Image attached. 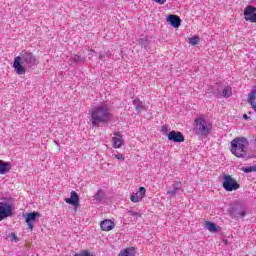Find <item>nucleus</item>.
Wrapping results in <instances>:
<instances>
[{
  "mask_svg": "<svg viewBox=\"0 0 256 256\" xmlns=\"http://www.w3.org/2000/svg\"><path fill=\"white\" fill-rule=\"evenodd\" d=\"M241 171H243L244 173H253L256 172V166L242 167Z\"/></svg>",
  "mask_w": 256,
  "mask_h": 256,
  "instance_id": "nucleus-25",
  "label": "nucleus"
},
{
  "mask_svg": "<svg viewBox=\"0 0 256 256\" xmlns=\"http://www.w3.org/2000/svg\"><path fill=\"white\" fill-rule=\"evenodd\" d=\"M154 3H159V5H165L167 3V0H152Z\"/></svg>",
  "mask_w": 256,
  "mask_h": 256,
  "instance_id": "nucleus-32",
  "label": "nucleus"
},
{
  "mask_svg": "<svg viewBox=\"0 0 256 256\" xmlns=\"http://www.w3.org/2000/svg\"><path fill=\"white\" fill-rule=\"evenodd\" d=\"M127 215H131L132 217H141V214L139 212H134L132 210L127 211Z\"/></svg>",
  "mask_w": 256,
  "mask_h": 256,
  "instance_id": "nucleus-29",
  "label": "nucleus"
},
{
  "mask_svg": "<svg viewBox=\"0 0 256 256\" xmlns=\"http://www.w3.org/2000/svg\"><path fill=\"white\" fill-rule=\"evenodd\" d=\"M195 126H194V133L195 135H198V137H207L208 135H211V132L213 131V124L203 117H198L194 120Z\"/></svg>",
  "mask_w": 256,
  "mask_h": 256,
  "instance_id": "nucleus-4",
  "label": "nucleus"
},
{
  "mask_svg": "<svg viewBox=\"0 0 256 256\" xmlns=\"http://www.w3.org/2000/svg\"><path fill=\"white\" fill-rule=\"evenodd\" d=\"M149 39L147 37L141 38L139 40V45H141V47H144V49H147L149 47Z\"/></svg>",
  "mask_w": 256,
  "mask_h": 256,
  "instance_id": "nucleus-23",
  "label": "nucleus"
},
{
  "mask_svg": "<svg viewBox=\"0 0 256 256\" xmlns=\"http://www.w3.org/2000/svg\"><path fill=\"white\" fill-rule=\"evenodd\" d=\"M244 19L250 23H256V8L254 6H247L244 10Z\"/></svg>",
  "mask_w": 256,
  "mask_h": 256,
  "instance_id": "nucleus-8",
  "label": "nucleus"
},
{
  "mask_svg": "<svg viewBox=\"0 0 256 256\" xmlns=\"http://www.w3.org/2000/svg\"><path fill=\"white\" fill-rule=\"evenodd\" d=\"M71 59L74 63H83V61H85V59L77 54H73L71 56Z\"/></svg>",
  "mask_w": 256,
  "mask_h": 256,
  "instance_id": "nucleus-24",
  "label": "nucleus"
},
{
  "mask_svg": "<svg viewBox=\"0 0 256 256\" xmlns=\"http://www.w3.org/2000/svg\"><path fill=\"white\" fill-rule=\"evenodd\" d=\"M93 55H95V51L90 50V53L88 54V58L91 59L93 57Z\"/></svg>",
  "mask_w": 256,
  "mask_h": 256,
  "instance_id": "nucleus-33",
  "label": "nucleus"
},
{
  "mask_svg": "<svg viewBox=\"0 0 256 256\" xmlns=\"http://www.w3.org/2000/svg\"><path fill=\"white\" fill-rule=\"evenodd\" d=\"M99 59H103V55L100 54V55H99Z\"/></svg>",
  "mask_w": 256,
  "mask_h": 256,
  "instance_id": "nucleus-36",
  "label": "nucleus"
},
{
  "mask_svg": "<svg viewBox=\"0 0 256 256\" xmlns=\"http://www.w3.org/2000/svg\"><path fill=\"white\" fill-rule=\"evenodd\" d=\"M133 105L138 113H141V111H145V104H143V102L135 99L133 100Z\"/></svg>",
  "mask_w": 256,
  "mask_h": 256,
  "instance_id": "nucleus-20",
  "label": "nucleus"
},
{
  "mask_svg": "<svg viewBox=\"0 0 256 256\" xmlns=\"http://www.w3.org/2000/svg\"><path fill=\"white\" fill-rule=\"evenodd\" d=\"M119 256H135V248H125L124 250L120 251Z\"/></svg>",
  "mask_w": 256,
  "mask_h": 256,
  "instance_id": "nucleus-19",
  "label": "nucleus"
},
{
  "mask_svg": "<svg viewBox=\"0 0 256 256\" xmlns=\"http://www.w3.org/2000/svg\"><path fill=\"white\" fill-rule=\"evenodd\" d=\"M230 215H232L234 219H241V217H245L247 215V208L245 205L237 203L231 208Z\"/></svg>",
  "mask_w": 256,
  "mask_h": 256,
  "instance_id": "nucleus-7",
  "label": "nucleus"
},
{
  "mask_svg": "<svg viewBox=\"0 0 256 256\" xmlns=\"http://www.w3.org/2000/svg\"><path fill=\"white\" fill-rule=\"evenodd\" d=\"M162 131L164 133H167V131H168L167 125L162 126Z\"/></svg>",
  "mask_w": 256,
  "mask_h": 256,
  "instance_id": "nucleus-34",
  "label": "nucleus"
},
{
  "mask_svg": "<svg viewBox=\"0 0 256 256\" xmlns=\"http://www.w3.org/2000/svg\"><path fill=\"white\" fill-rule=\"evenodd\" d=\"M65 203H68V205H73L74 207H79V194H77L75 191H72L70 193V198L65 199Z\"/></svg>",
  "mask_w": 256,
  "mask_h": 256,
  "instance_id": "nucleus-13",
  "label": "nucleus"
},
{
  "mask_svg": "<svg viewBox=\"0 0 256 256\" xmlns=\"http://www.w3.org/2000/svg\"><path fill=\"white\" fill-rule=\"evenodd\" d=\"M39 65V60L33 53L22 51L19 56L14 58V71L17 75H25L27 69Z\"/></svg>",
  "mask_w": 256,
  "mask_h": 256,
  "instance_id": "nucleus-2",
  "label": "nucleus"
},
{
  "mask_svg": "<svg viewBox=\"0 0 256 256\" xmlns=\"http://www.w3.org/2000/svg\"><path fill=\"white\" fill-rule=\"evenodd\" d=\"M11 171V163L0 160V175H7Z\"/></svg>",
  "mask_w": 256,
  "mask_h": 256,
  "instance_id": "nucleus-17",
  "label": "nucleus"
},
{
  "mask_svg": "<svg viewBox=\"0 0 256 256\" xmlns=\"http://www.w3.org/2000/svg\"><path fill=\"white\" fill-rule=\"evenodd\" d=\"M10 237L12 239V241H15V243H19V238L17 237V235H15V233H11Z\"/></svg>",
  "mask_w": 256,
  "mask_h": 256,
  "instance_id": "nucleus-31",
  "label": "nucleus"
},
{
  "mask_svg": "<svg viewBox=\"0 0 256 256\" xmlns=\"http://www.w3.org/2000/svg\"><path fill=\"white\" fill-rule=\"evenodd\" d=\"M243 119H249V117L247 116V114L243 115Z\"/></svg>",
  "mask_w": 256,
  "mask_h": 256,
  "instance_id": "nucleus-35",
  "label": "nucleus"
},
{
  "mask_svg": "<svg viewBox=\"0 0 256 256\" xmlns=\"http://www.w3.org/2000/svg\"><path fill=\"white\" fill-rule=\"evenodd\" d=\"M249 147V141L245 137H237L231 141V153L235 157L245 159L247 157V148Z\"/></svg>",
  "mask_w": 256,
  "mask_h": 256,
  "instance_id": "nucleus-3",
  "label": "nucleus"
},
{
  "mask_svg": "<svg viewBox=\"0 0 256 256\" xmlns=\"http://www.w3.org/2000/svg\"><path fill=\"white\" fill-rule=\"evenodd\" d=\"M94 199L96 201H98V203L101 202L102 199H103V191L102 190H98L97 193L94 196Z\"/></svg>",
  "mask_w": 256,
  "mask_h": 256,
  "instance_id": "nucleus-26",
  "label": "nucleus"
},
{
  "mask_svg": "<svg viewBox=\"0 0 256 256\" xmlns=\"http://www.w3.org/2000/svg\"><path fill=\"white\" fill-rule=\"evenodd\" d=\"M232 95H233V92L231 90V87L230 86L224 87L221 96L228 98V97H231Z\"/></svg>",
  "mask_w": 256,
  "mask_h": 256,
  "instance_id": "nucleus-21",
  "label": "nucleus"
},
{
  "mask_svg": "<svg viewBox=\"0 0 256 256\" xmlns=\"http://www.w3.org/2000/svg\"><path fill=\"white\" fill-rule=\"evenodd\" d=\"M89 115L92 129L99 127L101 124L105 125L111 121V106L105 102L100 103L90 110Z\"/></svg>",
  "mask_w": 256,
  "mask_h": 256,
  "instance_id": "nucleus-1",
  "label": "nucleus"
},
{
  "mask_svg": "<svg viewBox=\"0 0 256 256\" xmlns=\"http://www.w3.org/2000/svg\"><path fill=\"white\" fill-rule=\"evenodd\" d=\"M189 43H190V45H197L199 43L198 36H193V37L189 38Z\"/></svg>",
  "mask_w": 256,
  "mask_h": 256,
  "instance_id": "nucleus-27",
  "label": "nucleus"
},
{
  "mask_svg": "<svg viewBox=\"0 0 256 256\" xmlns=\"http://www.w3.org/2000/svg\"><path fill=\"white\" fill-rule=\"evenodd\" d=\"M223 189H225V191H237V189H240L241 185H239V183L237 182V180H235V178H233L231 175H224L223 176Z\"/></svg>",
  "mask_w": 256,
  "mask_h": 256,
  "instance_id": "nucleus-5",
  "label": "nucleus"
},
{
  "mask_svg": "<svg viewBox=\"0 0 256 256\" xmlns=\"http://www.w3.org/2000/svg\"><path fill=\"white\" fill-rule=\"evenodd\" d=\"M37 216H39V213L37 212H31L26 214V223L30 231H33V225H35V221H37Z\"/></svg>",
  "mask_w": 256,
  "mask_h": 256,
  "instance_id": "nucleus-12",
  "label": "nucleus"
},
{
  "mask_svg": "<svg viewBox=\"0 0 256 256\" xmlns=\"http://www.w3.org/2000/svg\"><path fill=\"white\" fill-rule=\"evenodd\" d=\"M145 193H147V189L140 187L137 192L131 194L130 201H132V203H139L145 197Z\"/></svg>",
  "mask_w": 256,
  "mask_h": 256,
  "instance_id": "nucleus-9",
  "label": "nucleus"
},
{
  "mask_svg": "<svg viewBox=\"0 0 256 256\" xmlns=\"http://www.w3.org/2000/svg\"><path fill=\"white\" fill-rule=\"evenodd\" d=\"M115 159H118V161H125V157L123 156V154H115L114 155Z\"/></svg>",
  "mask_w": 256,
  "mask_h": 256,
  "instance_id": "nucleus-30",
  "label": "nucleus"
},
{
  "mask_svg": "<svg viewBox=\"0 0 256 256\" xmlns=\"http://www.w3.org/2000/svg\"><path fill=\"white\" fill-rule=\"evenodd\" d=\"M13 215V206L9 202H0V221Z\"/></svg>",
  "mask_w": 256,
  "mask_h": 256,
  "instance_id": "nucleus-6",
  "label": "nucleus"
},
{
  "mask_svg": "<svg viewBox=\"0 0 256 256\" xmlns=\"http://www.w3.org/2000/svg\"><path fill=\"white\" fill-rule=\"evenodd\" d=\"M100 227L103 231H113V229H115V222H113V220H103L100 222Z\"/></svg>",
  "mask_w": 256,
  "mask_h": 256,
  "instance_id": "nucleus-15",
  "label": "nucleus"
},
{
  "mask_svg": "<svg viewBox=\"0 0 256 256\" xmlns=\"http://www.w3.org/2000/svg\"><path fill=\"white\" fill-rule=\"evenodd\" d=\"M168 140L173 141V143H183L185 136H183V133L173 130L168 133Z\"/></svg>",
  "mask_w": 256,
  "mask_h": 256,
  "instance_id": "nucleus-10",
  "label": "nucleus"
},
{
  "mask_svg": "<svg viewBox=\"0 0 256 256\" xmlns=\"http://www.w3.org/2000/svg\"><path fill=\"white\" fill-rule=\"evenodd\" d=\"M182 187L183 184L181 182H174L171 187L167 188V195H170L171 197H176L179 191H181Z\"/></svg>",
  "mask_w": 256,
  "mask_h": 256,
  "instance_id": "nucleus-11",
  "label": "nucleus"
},
{
  "mask_svg": "<svg viewBox=\"0 0 256 256\" xmlns=\"http://www.w3.org/2000/svg\"><path fill=\"white\" fill-rule=\"evenodd\" d=\"M73 256H93L88 250H83L80 253H76Z\"/></svg>",
  "mask_w": 256,
  "mask_h": 256,
  "instance_id": "nucleus-28",
  "label": "nucleus"
},
{
  "mask_svg": "<svg viewBox=\"0 0 256 256\" xmlns=\"http://www.w3.org/2000/svg\"><path fill=\"white\" fill-rule=\"evenodd\" d=\"M167 21L172 27H174V29H179V27H181V18L177 15H169Z\"/></svg>",
  "mask_w": 256,
  "mask_h": 256,
  "instance_id": "nucleus-14",
  "label": "nucleus"
},
{
  "mask_svg": "<svg viewBox=\"0 0 256 256\" xmlns=\"http://www.w3.org/2000/svg\"><path fill=\"white\" fill-rule=\"evenodd\" d=\"M117 137L112 138V146L114 149H121L123 147V138H121V133H115Z\"/></svg>",
  "mask_w": 256,
  "mask_h": 256,
  "instance_id": "nucleus-16",
  "label": "nucleus"
},
{
  "mask_svg": "<svg viewBox=\"0 0 256 256\" xmlns=\"http://www.w3.org/2000/svg\"><path fill=\"white\" fill-rule=\"evenodd\" d=\"M256 87L252 88L251 92L248 94V103L252 108H255L256 102Z\"/></svg>",
  "mask_w": 256,
  "mask_h": 256,
  "instance_id": "nucleus-18",
  "label": "nucleus"
},
{
  "mask_svg": "<svg viewBox=\"0 0 256 256\" xmlns=\"http://www.w3.org/2000/svg\"><path fill=\"white\" fill-rule=\"evenodd\" d=\"M206 229L211 233H217V225L213 222H206Z\"/></svg>",
  "mask_w": 256,
  "mask_h": 256,
  "instance_id": "nucleus-22",
  "label": "nucleus"
}]
</instances>
